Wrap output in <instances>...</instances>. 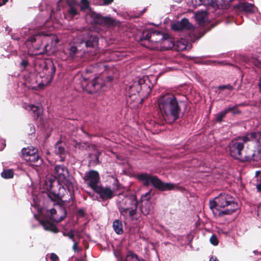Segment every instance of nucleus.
Returning <instances> with one entry per match:
<instances>
[{
	"label": "nucleus",
	"mask_w": 261,
	"mask_h": 261,
	"mask_svg": "<svg viewBox=\"0 0 261 261\" xmlns=\"http://www.w3.org/2000/svg\"><path fill=\"white\" fill-rule=\"evenodd\" d=\"M254 7L253 4L247 2H241L234 5L233 8L237 12L252 13L254 12Z\"/></svg>",
	"instance_id": "a211bd4d"
},
{
	"label": "nucleus",
	"mask_w": 261,
	"mask_h": 261,
	"mask_svg": "<svg viewBox=\"0 0 261 261\" xmlns=\"http://www.w3.org/2000/svg\"><path fill=\"white\" fill-rule=\"evenodd\" d=\"M65 146V145L64 143L59 141L55 144L54 147L55 153L60 155V161L62 162L64 161L67 152Z\"/></svg>",
	"instance_id": "6ab92c4d"
},
{
	"label": "nucleus",
	"mask_w": 261,
	"mask_h": 261,
	"mask_svg": "<svg viewBox=\"0 0 261 261\" xmlns=\"http://www.w3.org/2000/svg\"><path fill=\"white\" fill-rule=\"evenodd\" d=\"M8 1V0H0V7L4 5H5Z\"/></svg>",
	"instance_id": "8fccbe9b"
},
{
	"label": "nucleus",
	"mask_w": 261,
	"mask_h": 261,
	"mask_svg": "<svg viewBox=\"0 0 261 261\" xmlns=\"http://www.w3.org/2000/svg\"><path fill=\"white\" fill-rule=\"evenodd\" d=\"M180 22L182 25V27L184 30H191L193 28V25L189 22V20L187 18H183L180 21Z\"/></svg>",
	"instance_id": "c756f323"
},
{
	"label": "nucleus",
	"mask_w": 261,
	"mask_h": 261,
	"mask_svg": "<svg viewBox=\"0 0 261 261\" xmlns=\"http://www.w3.org/2000/svg\"><path fill=\"white\" fill-rule=\"evenodd\" d=\"M38 149L32 146L23 148L21 151L20 156L32 166L39 167L43 163V160L38 153Z\"/></svg>",
	"instance_id": "1a4fd4ad"
},
{
	"label": "nucleus",
	"mask_w": 261,
	"mask_h": 261,
	"mask_svg": "<svg viewBox=\"0 0 261 261\" xmlns=\"http://www.w3.org/2000/svg\"><path fill=\"white\" fill-rule=\"evenodd\" d=\"M116 186L117 187V189H120L121 185L119 183L117 179L116 180Z\"/></svg>",
	"instance_id": "864d4df0"
},
{
	"label": "nucleus",
	"mask_w": 261,
	"mask_h": 261,
	"mask_svg": "<svg viewBox=\"0 0 261 261\" xmlns=\"http://www.w3.org/2000/svg\"><path fill=\"white\" fill-rule=\"evenodd\" d=\"M14 176V172L11 169L4 170L1 173V176L5 179L11 178Z\"/></svg>",
	"instance_id": "cd10ccee"
},
{
	"label": "nucleus",
	"mask_w": 261,
	"mask_h": 261,
	"mask_svg": "<svg viewBox=\"0 0 261 261\" xmlns=\"http://www.w3.org/2000/svg\"><path fill=\"white\" fill-rule=\"evenodd\" d=\"M39 223L43 226L45 230L49 231L54 233H57L59 229L52 222L43 219H39Z\"/></svg>",
	"instance_id": "aec40b11"
},
{
	"label": "nucleus",
	"mask_w": 261,
	"mask_h": 261,
	"mask_svg": "<svg viewBox=\"0 0 261 261\" xmlns=\"http://www.w3.org/2000/svg\"><path fill=\"white\" fill-rule=\"evenodd\" d=\"M211 2H209V4H207V6H210L212 7L214 9H216L219 8V6L217 3V1L215 0H210Z\"/></svg>",
	"instance_id": "4c0bfd02"
},
{
	"label": "nucleus",
	"mask_w": 261,
	"mask_h": 261,
	"mask_svg": "<svg viewBox=\"0 0 261 261\" xmlns=\"http://www.w3.org/2000/svg\"><path fill=\"white\" fill-rule=\"evenodd\" d=\"M113 227L115 232L118 234H121L123 232L122 222L119 220H116L113 222Z\"/></svg>",
	"instance_id": "5701e85b"
},
{
	"label": "nucleus",
	"mask_w": 261,
	"mask_h": 261,
	"mask_svg": "<svg viewBox=\"0 0 261 261\" xmlns=\"http://www.w3.org/2000/svg\"><path fill=\"white\" fill-rule=\"evenodd\" d=\"M72 249L75 251H79L78 243L74 242V244L73 245V246H72Z\"/></svg>",
	"instance_id": "de8ad7c7"
},
{
	"label": "nucleus",
	"mask_w": 261,
	"mask_h": 261,
	"mask_svg": "<svg viewBox=\"0 0 261 261\" xmlns=\"http://www.w3.org/2000/svg\"><path fill=\"white\" fill-rule=\"evenodd\" d=\"M48 36V34L40 31L29 37L25 41L26 43H30L36 50H39L42 45L44 39Z\"/></svg>",
	"instance_id": "4468645a"
},
{
	"label": "nucleus",
	"mask_w": 261,
	"mask_h": 261,
	"mask_svg": "<svg viewBox=\"0 0 261 261\" xmlns=\"http://www.w3.org/2000/svg\"><path fill=\"white\" fill-rule=\"evenodd\" d=\"M114 253V255L119 261H123V257L121 256V252L120 250H115Z\"/></svg>",
	"instance_id": "a19ab883"
},
{
	"label": "nucleus",
	"mask_w": 261,
	"mask_h": 261,
	"mask_svg": "<svg viewBox=\"0 0 261 261\" xmlns=\"http://www.w3.org/2000/svg\"><path fill=\"white\" fill-rule=\"evenodd\" d=\"M84 180L89 187L93 190L98 186V184L100 181L99 173L97 171L93 170L86 172Z\"/></svg>",
	"instance_id": "2eb2a0df"
},
{
	"label": "nucleus",
	"mask_w": 261,
	"mask_h": 261,
	"mask_svg": "<svg viewBox=\"0 0 261 261\" xmlns=\"http://www.w3.org/2000/svg\"><path fill=\"white\" fill-rule=\"evenodd\" d=\"M82 6L80 7L81 11H85L86 9H89L90 11L91 9L90 7L89 2L88 0H81Z\"/></svg>",
	"instance_id": "72a5a7b5"
},
{
	"label": "nucleus",
	"mask_w": 261,
	"mask_h": 261,
	"mask_svg": "<svg viewBox=\"0 0 261 261\" xmlns=\"http://www.w3.org/2000/svg\"><path fill=\"white\" fill-rule=\"evenodd\" d=\"M141 44L142 45H144V46L145 45V44H143V43H141Z\"/></svg>",
	"instance_id": "0e129e2a"
},
{
	"label": "nucleus",
	"mask_w": 261,
	"mask_h": 261,
	"mask_svg": "<svg viewBox=\"0 0 261 261\" xmlns=\"http://www.w3.org/2000/svg\"><path fill=\"white\" fill-rule=\"evenodd\" d=\"M230 155L242 162L261 160V131L247 132L231 140L228 145Z\"/></svg>",
	"instance_id": "f03ea898"
},
{
	"label": "nucleus",
	"mask_w": 261,
	"mask_h": 261,
	"mask_svg": "<svg viewBox=\"0 0 261 261\" xmlns=\"http://www.w3.org/2000/svg\"><path fill=\"white\" fill-rule=\"evenodd\" d=\"M169 35L166 34L162 33L153 29L145 30L142 33L140 41L147 40L152 42H160L161 41L167 40Z\"/></svg>",
	"instance_id": "9d476101"
},
{
	"label": "nucleus",
	"mask_w": 261,
	"mask_h": 261,
	"mask_svg": "<svg viewBox=\"0 0 261 261\" xmlns=\"http://www.w3.org/2000/svg\"><path fill=\"white\" fill-rule=\"evenodd\" d=\"M138 261H145L144 259L142 258H139Z\"/></svg>",
	"instance_id": "052dcab7"
},
{
	"label": "nucleus",
	"mask_w": 261,
	"mask_h": 261,
	"mask_svg": "<svg viewBox=\"0 0 261 261\" xmlns=\"http://www.w3.org/2000/svg\"><path fill=\"white\" fill-rule=\"evenodd\" d=\"M48 46V44H46L44 46V48H43V51H41V52H40L39 54H42V53H44V52H46V48Z\"/></svg>",
	"instance_id": "5fc2aeb1"
},
{
	"label": "nucleus",
	"mask_w": 261,
	"mask_h": 261,
	"mask_svg": "<svg viewBox=\"0 0 261 261\" xmlns=\"http://www.w3.org/2000/svg\"><path fill=\"white\" fill-rule=\"evenodd\" d=\"M68 5L70 6V8L68 10V13L71 15V17H73L77 14L78 12L75 8L71 6L70 4H69V3H68Z\"/></svg>",
	"instance_id": "f704fd0d"
},
{
	"label": "nucleus",
	"mask_w": 261,
	"mask_h": 261,
	"mask_svg": "<svg viewBox=\"0 0 261 261\" xmlns=\"http://www.w3.org/2000/svg\"><path fill=\"white\" fill-rule=\"evenodd\" d=\"M252 62L256 67L261 68V52L256 56H253Z\"/></svg>",
	"instance_id": "bb28decb"
},
{
	"label": "nucleus",
	"mask_w": 261,
	"mask_h": 261,
	"mask_svg": "<svg viewBox=\"0 0 261 261\" xmlns=\"http://www.w3.org/2000/svg\"><path fill=\"white\" fill-rule=\"evenodd\" d=\"M64 236L68 237L70 239L75 242L74 231L73 230L71 229L67 233H64Z\"/></svg>",
	"instance_id": "58836bf2"
},
{
	"label": "nucleus",
	"mask_w": 261,
	"mask_h": 261,
	"mask_svg": "<svg viewBox=\"0 0 261 261\" xmlns=\"http://www.w3.org/2000/svg\"><path fill=\"white\" fill-rule=\"evenodd\" d=\"M218 89L219 90L228 89L231 91L233 89V87L230 84H228L225 85H221L218 87Z\"/></svg>",
	"instance_id": "ea45409f"
},
{
	"label": "nucleus",
	"mask_w": 261,
	"mask_h": 261,
	"mask_svg": "<svg viewBox=\"0 0 261 261\" xmlns=\"http://www.w3.org/2000/svg\"><path fill=\"white\" fill-rule=\"evenodd\" d=\"M172 29L174 31H181L184 30L180 21H178L172 25Z\"/></svg>",
	"instance_id": "c9c22d12"
},
{
	"label": "nucleus",
	"mask_w": 261,
	"mask_h": 261,
	"mask_svg": "<svg viewBox=\"0 0 261 261\" xmlns=\"http://www.w3.org/2000/svg\"><path fill=\"white\" fill-rule=\"evenodd\" d=\"M99 163L98 156L97 155H95V163L97 164Z\"/></svg>",
	"instance_id": "603ef678"
},
{
	"label": "nucleus",
	"mask_w": 261,
	"mask_h": 261,
	"mask_svg": "<svg viewBox=\"0 0 261 261\" xmlns=\"http://www.w3.org/2000/svg\"><path fill=\"white\" fill-rule=\"evenodd\" d=\"M150 191H149V192H148L146 193L144 195H142V198L143 196H144V197H145V196H147L148 195H149V194H150Z\"/></svg>",
	"instance_id": "bf43d9fd"
},
{
	"label": "nucleus",
	"mask_w": 261,
	"mask_h": 261,
	"mask_svg": "<svg viewBox=\"0 0 261 261\" xmlns=\"http://www.w3.org/2000/svg\"><path fill=\"white\" fill-rule=\"evenodd\" d=\"M218 206L220 208L226 209L224 211H219L218 217H222L225 215H230L236 212L238 204L235 201V198L231 195L227 193H221L217 197Z\"/></svg>",
	"instance_id": "423d86ee"
},
{
	"label": "nucleus",
	"mask_w": 261,
	"mask_h": 261,
	"mask_svg": "<svg viewBox=\"0 0 261 261\" xmlns=\"http://www.w3.org/2000/svg\"><path fill=\"white\" fill-rule=\"evenodd\" d=\"M218 199H216V197L214 200H211L209 202L210 208L213 211V213L215 216L218 217V213L219 211H220L218 207Z\"/></svg>",
	"instance_id": "4be33fe9"
},
{
	"label": "nucleus",
	"mask_w": 261,
	"mask_h": 261,
	"mask_svg": "<svg viewBox=\"0 0 261 261\" xmlns=\"http://www.w3.org/2000/svg\"><path fill=\"white\" fill-rule=\"evenodd\" d=\"M102 5H109L112 3L114 0H100Z\"/></svg>",
	"instance_id": "c03bdc74"
},
{
	"label": "nucleus",
	"mask_w": 261,
	"mask_h": 261,
	"mask_svg": "<svg viewBox=\"0 0 261 261\" xmlns=\"http://www.w3.org/2000/svg\"><path fill=\"white\" fill-rule=\"evenodd\" d=\"M210 242L213 245L216 246L218 245L219 241L217 236L215 234H213L210 238Z\"/></svg>",
	"instance_id": "e433bc0d"
},
{
	"label": "nucleus",
	"mask_w": 261,
	"mask_h": 261,
	"mask_svg": "<svg viewBox=\"0 0 261 261\" xmlns=\"http://www.w3.org/2000/svg\"><path fill=\"white\" fill-rule=\"evenodd\" d=\"M93 191L99 194L103 201L111 199L115 196L113 191L109 187L98 185Z\"/></svg>",
	"instance_id": "dca6fc26"
},
{
	"label": "nucleus",
	"mask_w": 261,
	"mask_h": 261,
	"mask_svg": "<svg viewBox=\"0 0 261 261\" xmlns=\"http://www.w3.org/2000/svg\"><path fill=\"white\" fill-rule=\"evenodd\" d=\"M150 203L148 201L142 202V205L140 206L141 213L144 216H147L150 212Z\"/></svg>",
	"instance_id": "b1692460"
},
{
	"label": "nucleus",
	"mask_w": 261,
	"mask_h": 261,
	"mask_svg": "<svg viewBox=\"0 0 261 261\" xmlns=\"http://www.w3.org/2000/svg\"><path fill=\"white\" fill-rule=\"evenodd\" d=\"M137 177L140 181L143 182L144 186L151 184L155 188L161 191L172 190L176 187L175 184L164 182L157 176L146 173L138 174Z\"/></svg>",
	"instance_id": "0eeeda50"
},
{
	"label": "nucleus",
	"mask_w": 261,
	"mask_h": 261,
	"mask_svg": "<svg viewBox=\"0 0 261 261\" xmlns=\"http://www.w3.org/2000/svg\"><path fill=\"white\" fill-rule=\"evenodd\" d=\"M92 18L93 22L96 24L104 27H113L115 25L116 21L109 16H102L100 13L91 11L89 14Z\"/></svg>",
	"instance_id": "f8f14e48"
},
{
	"label": "nucleus",
	"mask_w": 261,
	"mask_h": 261,
	"mask_svg": "<svg viewBox=\"0 0 261 261\" xmlns=\"http://www.w3.org/2000/svg\"><path fill=\"white\" fill-rule=\"evenodd\" d=\"M50 259L51 261H58L59 258L57 255L54 253H52L50 255Z\"/></svg>",
	"instance_id": "37998d69"
},
{
	"label": "nucleus",
	"mask_w": 261,
	"mask_h": 261,
	"mask_svg": "<svg viewBox=\"0 0 261 261\" xmlns=\"http://www.w3.org/2000/svg\"><path fill=\"white\" fill-rule=\"evenodd\" d=\"M149 82L147 76L134 81L129 87V93L132 95L138 94L142 100L147 98L151 92V88L148 84Z\"/></svg>",
	"instance_id": "6e6552de"
},
{
	"label": "nucleus",
	"mask_w": 261,
	"mask_h": 261,
	"mask_svg": "<svg viewBox=\"0 0 261 261\" xmlns=\"http://www.w3.org/2000/svg\"><path fill=\"white\" fill-rule=\"evenodd\" d=\"M69 177L70 176L69 175L68 176H66L65 178V179L61 180L60 181V184H61L62 185H63V184L64 185L69 189L72 188V184L70 181Z\"/></svg>",
	"instance_id": "473e14b6"
},
{
	"label": "nucleus",
	"mask_w": 261,
	"mask_h": 261,
	"mask_svg": "<svg viewBox=\"0 0 261 261\" xmlns=\"http://www.w3.org/2000/svg\"><path fill=\"white\" fill-rule=\"evenodd\" d=\"M227 114L226 112V109L223 111L220 112L216 115V121L218 123H221L223 118L225 117L226 115Z\"/></svg>",
	"instance_id": "7c9ffc66"
},
{
	"label": "nucleus",
	"mask_w": 261,
	"mask_h": 261,
	"mask_svg": "<svg viewBox=\"0 0 261 261\" xmlns=\"http://www.w3.org/2000/svg\"><path fill=\"white\" fill-rule=\"evenodd\" d=\"M210 261H219V260L216 256H212L211 257H210Z\"/></svg>",
	"instance_id": "3c124183"
},
{
	"label": "nucleus",
	"mask_w": 261,
	"mask_h": 261,
	"mask_svg": "<svg viewBox=\"0 0 261 261\" xmlns=\"http://www.w3.org/2000/svg\"><path fill=\"white\" fill-rule=\"evenodd\" d=\"M56 68L51 60H48L43 63L42 72L47 76V79L50 82L55 74Z\"/></svg>",
	"instance_id": "f3484780"
},
{
	"label": "nucleus",
	"mask_w": 261,
	"mask_h": 261,
	"mask_svg": "<svg viewBox=\"0 0 261 261\" xmlns=\"http://www.w3.org/2000/svg\"><path fill=\"white\" fill-rule=\"evenodd\" d=\"M79 213H80V214H83L84 212H83V210H80L79 211Z\"/></svg>",
	"instance_id": "680f3d73"
},
{
	"label": "nucleus",
	"mask_w": 261,
	"mask_h": 261,
	"mask_svg": "<svg viewBox=\"0 0 261 261\" xmlns=\"http://www.w3.org/2000/svg\"><path fill=\"white\" fill-rule=\"evenodd\" d=\"M139 201L137 196L132 194L123 198L118 204V208L121 215L124 217L127 216V214L132 219L137 214V208Z\"/></svg>",
	"instance_id": "39448f33"
},
{
	"label": "nucleus",
	"mask_w": 261,
	"mask_h": 261,
	"mask_svg": "<svg viewBox=\"0 0 261 261\" xmlns=\"http://www.w3.org/2000/svg\"><path fill=\"white\" fill-rule=\"evenodd\" d=\"M55 176H49L46 178L43 188L48 192V197L54 202V205L58 207V211L53 208L49 210L50 218L54 221L60 222L66 217L67 212L65 208L66 202L72 200V193H70L69 200H63L66 190L63 185L60 184L61 180L65 179L69 175L68 169L64 165H57L55 167Z\"/></svg>",
	"instance_id": "f257e3e1"
},
{
	"label": "nucleus",
	"mask_w": 261,
	"mask_h": 261,
	"mask_svg": "<svg viewBox=\"0 0 261 261\" xmlns=\"http://www.w3.org/2000/svg\"><path fill=\"white\" fill-rule=\"evenodd\" d=\"M160 38V36H154V37H153V38H154H154H158V39H159V38Z\"/></svg>",
	"instance_id": "e2e57ef3"
},
{
	"label": "nucleus",
	"mask_w": 261,
	"mask_h": 261,
	"mask_svg": "<svg viewBox=\"0 0 261 261\" xmlns=\"http://www.w3.org/2000/svg\"><path fill=\"white\" fill-rule=\"evenodd\" d=\"M259 88L261 91V76L259 78V83H258Z\"/></svg>",
	"instance_id": "4d7b16f0"
},
{
	"label": "nucleus",
	"mask_w": 261,
	"mask_h": 261,
	"mask_svg": "<svg viewBox=\"0 0 261 261\" xmlns=\"http://www.w3.org/2000/svg\"><path fill=\"white\" fill-rule=\"evenodd\" d=\"M100 80L99 77H95L91 81H89L86 78H83L81 84L83 89L89 93H92L98 91L102 88L103 84L100 83Z\"/></svg>",
	"instance_id": "ddd939ff"
},
{
	"label": "nucleus",
	"mask_w": 261,
	"mask_h": 261,
	"mask_svg": "<svg viewBox=\"0 0 261 261\" xmlns=\"http://www.w3.org/2000/svg\"><path fill=\"white\" fill-rule=\"evenodd\" d=\"M256 188L258 191L261 192V181L259 184L257 185Z\"/></svg>",
	"instance_id": "6e6d98bb"
},
{
	"label": "nucleus",
	"mask_w": 261,
	"mask_h": 261,
	"mask_svg": "<svg viewBox=\"0 0 261 261\" xmlns=\"http://www.w3.org/2000/svg\"><path fill=\"white\" fill-rule=\"evenodd\" d=\"M92 18L93 22L96 24L104 27H113L115 25L116 21L109 16H102L100 13L91 11L89 14Z\"/></svg>",
	"instance_id": "9b49d317"
},
{
	"label": "nucleus",
	"mask_w": 261,
	"mask_h": 261,
	"mask_svg": "<svg viewBox=\"0 0 261 261\" xmlns=\"http://www.w3.org/2000/svg\"><path fill=\"white\" fill-rule=\"evenodd\" d=\"M69 177L70 176L69 175L68 176H66L65 178V179L61 180L60 181V184H61L62 185H63V184L64 185L69 189L72 188V184L70 181Z\"/></svg>",
	"instance_id": "2f4dec72"
},
{
	"label": "nucleus",
	"mask_w": 261,
	"mask_h": 261,
	"mask_svg": "<svg viewBox=\"0 0 261 261\" xmlns=\"http://www.w3.org/2000/svg\"><path fill=\"white\" fill-rule=\"evenodd\" d=\"M207 13L205 11L198 12L195 14V19L199 24L204 22Z\"/></svg>",
	"instance_id": "a878e982"
},
{
	"label": "nucleus",
	"mask_w": 261,
	"mask_h": 261,
	"mask_svg": "<svg viewBox=\"0 0 261 261\" xmlns=\"http://www.w3.org/2000/svg\"><path fill=\"white\" fill-rule=\"evenodd\" d=\"M145 11H146V8H144L142 11H141L140 12L139 16L142 15Z\"/></svg>",
	"instance_id": "13d9d810"
},
{
	"label": "nucleus",
	"mask_w": 261,
	"mask_h": 261,
	"mask_svg": "<svg viewBox=\"0 0 261 261\" xmlns=\"http://www.w3.org/2000/svg\"><path fill=\"white\" fill-rule=\"evenodd\" d=\"M29 126L30 127L31 134L35 133V126L32 124H29Z\"/></svg>",
	"instance_id": "09e8293b"
},
{
	"label": "nucleus",
	"mask_w": 261,
	"mask_h": 261,
	"mask_svg": "<svg viewBox=\"0 0 261 261\" xmlns=\"http://www.w3.org/2000/svg\"><path fill=\"white\" fill-rule=\"evenodd\" d=\"M158 104L167 123L171 124L179 118L181 109L174 95L167 93L161 96L158 99Z\"/></svg>",
	"instance_id": "7ed1b4c3"
},
{
	"label": "nucleus",
	"mask_w": 261,
	"mask_h": 261,
	"mask_svg": "<svg viewBox=\"0 0 261 261\" xmlns=\"http://www.w3.org/2000/svg\"><path fill=\"white\" fill-rule=\"evenodd\" d=\"M239 106H243V104H240ZM238 106V105H236L232 107H228L226 108V112H227V113L231 112L233 115L240 114L241 113V111L237 108Z\"/></svg>",
	"instance_id": "c85d7f7f"
},
{
	"label": "nucleus",
	"mask_w": 261,
	"mask_h": 261,
	"mask_svg": "<svg viewBox=\"0 0 261 261\" xmlns=\"http://www.w3.org/2000/svg\"><path fill=\"white\" fill-rule=\"evenodd\" d=\"M79 47L83 49V53L86 59L92 60L98 58L99 38L90 32L82 33Z\"/></svg>",
	"instance_id": "20e7f679"
},
{
	"label": "nucleus",
	"mask_w": 261,
	"mask_h": 261,
	"mask_svg": "<svg viewBox=\"0 0 261 261\" xmlns=\"http://www.w3.org/2000/svg\"><path fill=\"white\" fill-rule=\"evenodd\" d=\"M26 105L27 106L25 107V108L29 110H31L33 112L34 114V117L36 119L38 118L41 115V112L39 110V108L34 105Z\"/></svg>",
	"instance_id": "393cba45"
},
{
	"label": "nucleus",
	"mask_w": 261,
	"mask_h": 261,
	"mask_svg": "<svg viewBox=\"0 0 261 261\" xmlns=\"http://www.w3.org/2000/svg\"><path fill=\"white\" fill-rule=\"evenodd\" d=\"M114 77L111 75L107 76L105 79V82H111L113 81Z\"/></svg>",
	"instance_id": "49530a36"
},
{
	"label": "nucleus",
	"mask_w": 261,
	"mask_h": 261,
	"mask_svg": "<svg viewBox=\"0 0 261 261\" xmlns=\"http://www.w3.org/2000/svg\"><path fill=\"white\" fill-rule=\"evenodd\" d=\"M199 3L197 4L198 5H203L207 6L209 2H211L210 0H199Z\"/></svg>",
	"instance_id": "a18cd8bd"
},
{
	"label": "nucleus",
	"mask_w": 261,
	"mask_h": 261,
	"mask_svg": "<svg viewBox=\"0 0 261 261\" xmlns=\"http://www.w3.org/2000/svg\"><path fill=\"white\" fill-rule=\"evenodd\" d=\"M29 65L28 60L27 59H22L21 62L20 63V65L21 67L25 68Z\"/></svg>",
	"instance_id": "79ce46f5"
},
{
	"label": "nucleus",
	"mask_w": 261,
	"mask_h": 261,
	"mask_svg": "<svg viewBox=\"0 0 261 261\" xmlns=\"http://www.w3.org/2000/svg\"><path fill=\"white\" fill-rule=\"evenodd\" d=\"M68 54L69 56L71 58L81 57L86 59L83 53V49L82 47H77L73 45L71 46L68 48Z\"/></svg>",
	"instance_id": "412c9836"
}]
</instances>
